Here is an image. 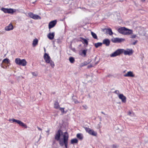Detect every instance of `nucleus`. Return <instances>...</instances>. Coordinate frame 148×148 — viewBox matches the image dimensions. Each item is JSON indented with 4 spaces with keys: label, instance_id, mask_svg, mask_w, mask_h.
<instances>
[{
    "label": "nucleus",
    "instance_id": "obj_41",
    "mask_svg": "<svg viewBox=\"0 0 148 148\" xmlns=\"http://www.w3.org/2000/svg\"><path fill=\"white\" fill-rule=\"evenodd\" d=\"M37 128L39 130L41 131L42 130V129L41 128L38 127H37Z\"/></svg>",
    "mask_w": 148,
    "mask_h": 148
},
{
    "label": "nucleus",
    "instance_id": "obj_14",
    "mask_svg": "<svg viewBox=\"0 0 148 148\" xmlns=\"http://www.w3.org/2000/svg\"><path fill=\"white\" fill-rule=\"evenodd\" d=\"M133 34V31L132 29L126 28L124 35H130Z\"/></svg>",
    "mask_w": 148,
    "mask_h": 148
},
{
    "label": "nucleus",
    "instance_id": "obj_36",
    "mask_svg": "<svg viewBox=\"0 0 148 148\" xmlns=\"http://www.w3.org/2000/svg\"><path fill=\"white\" fill-rule=\"evenodd\" d=\"M82 107L83 108V109L84 110H86L88 108V107L86 105H84L82 106Z\"/></svg>",
    "mask_w": 148,
    "mask_h": 148
},
{
    "label": "nucleus",
    "instance_id": "obj_10",
    "mask_svg": "<svg viewBox=\"0 0 148 148\" xmlns=\"http://www.w3.org/2000/svg\"><path fill=\"white\" fill-rule=\"evenodd\" d=\"M125 39L123 38H113L112 39V41L114 43H121L125 40Z\"/></svg>",
    "mask_w": 148,
    "mask_h": 148
},
{
    "label": "nucleus",
    "instance_id": "obj_30",
    "mask_svg": "<svg viewBox=\"0 0 148 148\" xmlns=\"http://www.w3.org/2000/svg\"><path fill=\"white\" fill-rule=\"evenodd\" d=\"M91 34L93 37L95 39H97V37L96 34L92 32H91Z\"/></svg>",
    "mask_w": 148,
    "mask_h": 148
},
{
    "label": "nucleus",
    "instance_id": "obj_31",
    "mask_svg": "<svg viewBox=\"0 0 148 148\" xmlns=\"http://www.w3.org/2000/svg\"><path fill=\"white\" fill-rule=\"evenodd\" d=\"M69 60L71 63H73L74 62L75 60L73 57H71L69 58Z\"/></svg>",
    "mask_w": 148,
    "mask_h": 148
},
{
    "label": "nucleus",
    "instance_id": "obj_28",
    "mask_svg": "<svg viewBox=\"0 0 148 148\" xmlns=\"http://www.w3.org/2000/svg\"><path fill=\"white\" fill-rule=\"evenodd\" d=\"M102 45V43L100 42H98L95 43V46L96 48H98V47L101 46Z\"/></svg>",
    "mask_w": 148,
    "mask_h": 148
},
{
    "label": "nucleus",
    "instance_id": "obj_43",
    "mask_svg": "<svg viewBox=\"0 0 148 148\" xmlns=\"http://www.w3.org/2000/svg\"><path fill=\"white\" fill-rule=\"evenodd\" d=\"M131 114V112H129V113H128V114H129V115H130Z\"/></svg>",
    "mask_w": 148,
    "mask_h": 148
},
{
    "label": "nucleus",
    "instance_id": "obj_16",
    "mask_svg": "<svg viewBox=\"0 0 148 148\" xmlns=\"http://www.w3.org/2000/svg\"><path fill=\"white\" fill-rule=\"evenodd\" d=\"M13 29V27L11 23H10L9 25L5 27V30L7 31H9L12 30Z\"/></svg>",
    "mask_w": 148,
    "mask_h": 148
},
{
    "label": "nucleus",
    "instance_id": "obj_38",
    "mask_svg": "<svg viewBox=\"0 0 148 148\" xmlns=\"http://www.w3.org/2000/svg\"><path fill=\"white\" fill-rule=\"evenodd\" d=\"M32 74L33 75L35 76H36L37 75V74L36 73L34 72H32Z\"/></svg>",
    "mask_w": 148,
    "mask_h": 148
},
{
    "label": "nucleus",
    "instance_id": "obj_22",
    "mask_svg": "<svg viewBox=\"0 0 148 148\" xmlns=\"http://www.w3.org/2000/svg\"><path fill=\"white\" fill-rule=\"evenodd\" d=\"M38 42V40L37 38L34 39L33 41L32 45L33 47L37 45Z\"/></svg>",
    "mask_w": 148,
    "mask_h": 148
},
{
    "label": "nucleus",
    "instance_id": "obj_23",
    "mask_svg": "<svg viewBox=\"0 0 148 148\" xmlns=\"http://www.w3.org/2000/svg\"><path fill=\"white\" fill-rule=\"evenodd\" d=\"M91 60H90V61H89L88 62H84L83 63H82L80 64V66L81 67H83L84 66L86 65L87 64H88L90 63L91 62Z\"/></svg>",
    "mask_w": 148,
    "mask_h": 148
},
{
    "label": "nucleus",
    "instance_id": "obj_17",
    "mask_svg": "<svg viewBox=\"0 0 148 148\" xmlns=\"http://www.w3.org/2000/svg\"><path fill=\"white\" fill-rule=\"evenodd\" d=\"M126 29V28L125 27H121L118 29V31L120 33L124 35Z\"/></svg>",
    "mask_w": 148,
    "mask_h": 148
},
{
    "label": "nucleus",
    "instance_id": "obj_27",
    "mask_svg": "<svg viewBox=\"0 0 148 148\" xmlns=\"http://www.w3.org/2000/svg\"><path fill=\"white\" fill-rule=\"evenodd\" d=\"M80 38L84 42L83 43H84L87 45L88 44V42L87 40L82 37H80Z\"/></svg>",
    "mask_w": 148,
    "mask_h": 148
},
{
    "label": "nucleus",
    "instance_id": "obj_4",
    "mask_svg": "<svg viewBox=\"0 0 148 148\" xmlns=\"http://www.w3.org/2000/svg\"><path fill=\"white\" fill-rule=\"evenodd\" d=\"M9 121L10 122L12 121V122H11L12 123L16 122L20 126L24 127L25 128H27V125L20 120L15 119H10Z\"/></svg>",
    "mask_w": 148,
    "mask_h": 148
},
{
    "label": "nucleus",
    "instance_id": "obj_13",
    "mask_svg": "<svg viewBox=\"0 0 148 148\" xmlns=\"http://www.w3.org/2000/svg\"><path fill=\"white\" fill-rule=\"evenodd\" d=\"M123 76L125 77H134V75L133 74L132 71H129L124 74Z\"/></svg>",
    "mask_w": 148,
    "mask_h": 148
},
{
    "label": "nucleus",
    "instance_id": "obj_1",
    "mask_svg": "<svg viewBox=\"0 0 148 148\" xmlns=\"http://www.w3.org/2000/svg\"><path fill=\"white\" fill-rule=\"evenodd\" d=\"M69 135L67 132H65L63 135V141L60 140L59 142L60 145L63 146L64 144L65 147L66 148L67 147L68 140Z\"/></svg>",
    "mask_w": 148,
    "mask_h": 148
},
{
    "label": "nucleus",
    "instance_id": "obj_33",
    "mask_svg": "<svg viewBox=\"0 0 148 148\" xmlns=\"http://www.w3.org/2000/svg\"><path fill=\"white\" fill-rule=\"evenodd\" d=\"M137 37L136 35V34H131L130 38H136Z\"/></svg>",
    "mask_w": 148,
    "mask_h": 148
},
{
    "label": "nucleus",
    "instance_id": "obj_11",
    "mask_svg": "<svg viewBox=\"0 0 148 148\" xmlns=\"http://www.w3.org/2000/svg\"><path fill=\"white\" fill-rule=\"evenodd\" d=\"M57 23V21L54 20L50 22L49 24V28L50 29L55 26Z\"/></svg>",
    "mask_w": 148,
    "mask_h": 148
},
{
    "label": "nucleus",
    "instance_id": "obj_44",
    "mask_svg": "<svg viewBox=\"0 0 148 148\" xmlns=\"http://www.w3.org/2000/svg\"><path fill=\"white\" fill-rule=\"evenodd\" d=\"M101 113H102L104 115L105 114L103 112H101Z\"/></svg>",
    "mask_w": 148,
    "mask_h": 148
},
{
    "label": "nucleus",
    "instance_id": "obj_37",
    "mask_svg": "<svg viewBox=\"0 0 148 148\" xmlns=\"http://www.w3.org/2000/svg\"><path fill=\"white\" fill-rule=\"evenodd\" d=\"M114 93L118 95H119V90H116L114 92Z\"/></svg>",
    "mask_w": 148,
    "mask_h": 148
},
{
    "label": "nucleus",
    "instance_id": "obj_6",
    "mask_svg": "<svg viewBox=\"0 0 148 148\" xmlns=\"http://www.w3.org/2000/svg\"><path fill=\"white\" fill-rule=\"evenodd\" d=\"M62 132L61 130H59L56 132L55 136V139L57 141L60 142V140H62L60 139L61 135L62 134Z\"/></svg>",
    "mask_w": 148,
    "mask_h": 148
},
{
    "label": "nucleus",
    "instance_id": "obj_2",
    "mask_svg": "<svg viewBox=\"0 0 148 148\" xmlns=\"http://www.w3.org/2000/svg\"><path fill=\"white\" fill-rule=\"evenodd\" d=\"M44 58L46 62L49 63L52 68H54L55 65L51 59L50 57L47 53H45L44 56Z\"/></svg>",
    "mask_w": 148,
    "mask_h": 148
},
{
    "label": "nucleus",
    "instance_id": "obj_45",
    "mask_svg": "<svg viewBox=\"0 0 148 148\" xmlns=\"http://www.w3.org/2000/svg\"><path fill=\"white\" fill-rule=\"evenodd\" d=\"M141 1H145V0H141Z\"/></svg>",
    "mask_w": 148,
    "mask_h": 148
},
{
    "label": "nucleus",
    "instance_id": "obj_40",
    "mask_svg": "<svg viewBox=\"0 0 148 148\" xmlns=\"http://www.w3.org/2000/svg\"><path fill=\"white\" fill-rule=\"evenodd\" d=\"M92 66H93L92 65V64H90L89 65H88V66L87 68H90L92 67Z\"/></svg>",
    "mask_w": 148,
    "mask_h": 148
},
{
    "label": "nucleus",
    "instance_id": "obj_8",
    "mask_svg": "<svg viewBox=\"0 0 148 148\" xmlns=\"http://www.w3.org/2000/svg\"><path fill=\"white\" fill-rule=\"evenodd\" d=\"M123 50L122 51L123 53H124V54L125 55H128L130 56L132 55L133 53V51L132 49H127L126 50H124L123 49H121Z\"/></svg>",
    "mask_w": 148,
    "mask_h": 148
},
{
    "label": "nucleus",
    "instance_id": "obj_9",
    "mask_svg": "<svg viewBox=\"0 0 148 148\" xmlns=\"http://www.w3.org/2000/svg\"><path fill=\"white\" fill-rule=\"evenodd\" d=\"M1 10L5 13L11 14L13 13L14 12V11L13 9L11 8L8 9L2 8L1 9Z\"/></svg>",
    "mask_w": 148,
    "mask_h": 148
},
{
    "label": "nucleus",
    "instance_id": "obj_21",
    "mask_svg": "<svg viewBox=\"0 0 148 148\" xmlns=\"http://www.w3.org/2000/svg\"><path fill=\"white\" fill-rule=\"evenodd\" d=\"M10 60L8 58H5L2 61V62L8 65V64H10Z\"/></svg>",
    "mask_w": 148,
    "mask_h": 148
},
{
    "label": "nucleus",
    "instance_id": "obj_46",
    "mask_svg": "<svg viewBox=\"0 0 148 148\" xmlns=\"http://www.w3.org/2000/svg\"><path fill=\"white\" fill-rule=\"evenodd\" d=\"M90 60H88V62L89 61H90Z\"/></svg>",
    "mask_w": 148,
    "mask_h": 148
},
{
    "label": "nucleus",
    "instance_id": "obj_7",
    "mask_svg": "<svg viewBox=\"0 0 148 148\" xmlns=\"http://www.w3.org/2000/svg\"><path fill=\"white\" fill-rule=\"evenodd\" d=\"M84 128L86 132L90 134L95 136H97V133L95 132L93 130H91L90 128L86 127H84Z\"/></svg>",
    "mask_w": 148,
    "mask_h": 148
},
{
    "label": "nucleus",
    "instance_id": "obj_24",
    "mask_svg": "<svg viewBox=\"0 0 148 148\" xmlns=\"http://www.w3.org/2000/svg\"><path fill=\"white\" fill-rule=\"evenodd\" d=\"M71 144L77 143H78V140L76 138L72 139L71 140Z\"/></svg>",
    "mask_w": 148,
    "mask_h": 148
},
{
    "label": "nucleus",
    "instance_id": "obj_19",
    "mask_svg": "<svg viewBox=\"0 0 148 148\" xmlns=\"http://www.w3.org/2000/svg\"><path fill=\"white\" fill-rule=\"evenodd\" d=\"M60 107V105L58 101H55L54 104V108L58 109Z\"/></svg>",
    "mask_w": 148,
    "mask_h": 148
},
{
    "label": "nucleus",
    "instance_id": "obj_3",
    "mask_svg": "<svg viewBox=\"0 0 148 148\" xmlns=\"http://www.w3.org/2000/svg\"><path fill=\"white\" fill-rule=\"evenodd\" d=\"M15 62L16 64L23 66H25L27 64L26 61L24 59L21 60L19 58H16L15 59Z\"/></svg>",
    "mask_w": 148,
    "mask_h": 148
},
{
    "label": "nucleus",
    "instance_id": "obj_42",
    "mask_svg": "<svg viewBox=\"0 0 148 148\" xmlns=\"http://www.w3.org/2000/svg\"><path fill=\"white\" fill-rule=\"evenodd\" d=\"M1 67H2V68H5V67H4V66H3V65H2V64H1Z\"/></svg>",
    "mask_w": 148,
    "mask_h": 148
},
{
    "label": "nucleus",
    "instance_id": "obj_20",
    "mask_svg": "<svg viewBox=\"0 0 148 148\" xmlns=\"http://www.w3.org/2000/svg\"><path fill=\"white\" fill-rule=\"evenodd\" d=\"M106 33L107 34H108L110 35H111L113 34V32L111 28L106 29Z\"/></svg>",
    "mask_w": 148,
    "mask_h": 148
},
{
    "label": "nucleus",
    "instance_id": "obj_18",
    "mask_svg": "<svg viewBox=\"0 0 148 148\" xmlns=\"http://www.w3.org/2000/svg\"><path fill=\"white\" fill-rule=\"evenodd\" d=\"M55 33L54 32H53L52 33L50 32L48 34L47 36L49 39L52 40L53 39Z\"/></svg>",
    "mask_w": 148,
    "mask_h": 148
},
{
    "label": "nucleus",
    "instance_id": "obj_15",
    "mask_svg": "<svg viewBox=\"0 0 148 148\" xmlns=\"http://www.w3.org/2000/svg\"><path fill=\"white\" fill-rule=\"evenodd\" d=\"M102 44L106 45V46H108L110 44V41L108 39H104L103 41Z\"/></svg>",
    "mask_w": 148,
    "mask_h": 148
},
{
    "label": "nucleus",
    "instance_id": "obj_47",
    "mask_svg": "<svg viewBox=\"0 0 148 148\" xmlns=\"http://www.w3.org/2000/svg\"><path fill=\"white\" fill-rule=\"evenodd\" d=\"M73 50H75V49H73Z\"/></svg>",
    "mask_w": 148,
    "mask_h": 148
},
{
    "label": "nucleus",
    "instance_id": "obj_34",
    "mask_svg": "<svg viewBox=\"0 0 148 148\" xmlns=\"http://www.w3.org/2000/svg\"><path fill=\"white\" fill-rule=\"evenodd\" d=\"M118 147L119 145L116 144H113L111 146L112 148H117Z\"/></svg>",
    "mask_w": 148,
    "mask_h": 148
},
{
    "label": "nucleus",
    "instance_id": "obj_32",
    "mask_svg": "<svg viewBox=\"0 0 148 148\" xmlns=\"http://www.w3.org/2000/svg\"><path fill=\"white\" fill-rule=\"evenodd\" d=\"M34 14L33 13H32V12H29V13H28V15L31 18H33Z\"/></svg>",
    "mask_w": 148,
    "mask_h": 148
},
{
    "label": "nucleus",
    "instance_id": "obj_48",
    "mask_svg": "<svg viewBox=\"0 0 148 148\" xmlns=\"http://www.w3.org/2000/svg\"><path fill=\"white\" fill-rule=\"evenodd\" d=\"M7 66H6V68H7Z\"/></svg>",
    "mask_w": 148,
    "mask_h": 148
},
{
    "label": "nucleus",
    "instance_id": "obj_35",
    "mask_svg": "<svg viewBox=\"0 0 148 148\" xmlns=\"http://www.w3.org/2000/svg\"><path fill=\"white\" fill-rule=\"evenodd\" d=\"M60 110L63 113H64V108H59Z\"/></svg>",
    "mask_w": 148,
    "mask_h": 148
},
{
    "label": "nucleus",
    "instance_id": "obj_26",
    "mask_svg": "<svg viewBox=\"0 0 148 148\" xmlns=\"http://www.w3.org/2000/svg\"><path fill=\"white\" fill-rule=\"evenodd\" d=\"M41 18L40 16L37 14H34L33 18L34 19H40Z\"/></svg>",
    "mask_w": 148,
    "mask_h": 148
},
{
    "label": "nucleus",
    "instance_id": "obj_5",
    "mask_svg": "<svg viewBox=\"0 0 148 148\" xmlns=\"http://www.w3.org/2000/svg\"><path fill=\"white\" fill-rule=\"evenodd\" d=\"M123 50L121 49H118L113 53L111 54L110 55V57H114L119 56L123 53Z\"/></svg>",
    "mask_w": 148,
    "mask_h": 148
},
{
    "label": "nucleus",
    "instance_id": "obj_25",
    "mask_svg": "<svg viewBox=\"0 0 148 148\" xmlns=\"http://www.w3.org/2000/svg\"><path fill=\"white\" fill-rule=\"evenodd\" d=\"M77 137L79 139L82 140L83 138V136L81 133H78L77 134Z\"/></svg>",
    "mask_w": 148,
    "mask_h": 148
},
{
    "label": "nucleus",
    "instance_id": "obj_39",
    "mask_svg": "<svg viewBox=\"0 0 148 148\" xmlns=\"http://www.w3.org/2000/svg\"><path fill=\"white\" fill-rule=\"evenodd\" d=\"M138 41L137 40H136L134 42H133L132 44L133 45H135L137 42Z\"/></svg>",
    "mask_w": 148,
    "mask_h": 148
},
{
    "label": "nucleus",
    "instance_id": "obj_12",
    "mask_svg": "<svg viewBox=\"0 0 148 148\" xmlns=\"http://www.w3.org/2000/svg\"><path fill=\"white\" fill-rule=\"evenodd\" d=\"M119 99L121 100L122 103H125L126 101V98L123 94H120L118 95Z\"/></svg>",
    "mask_w": 148,
    "mask_h": 148
},
{
    "label": "nucleus",
    "instance_id": "obj_29",
    "mask_svg": "<svg viewBox=\"0 0 148 148\" xmlns=\"http://www.w3.org/2000/svg\"><path fill=\"white\" fill-rule=\"evenodd\" d=\"M87 51V49L83 50L82 53H81L80 55L82 56V54H83L84 56H86V52Z\"/></svg>",
    "mask_w": 148,
    "mask_h": 148
}]
</instances>
